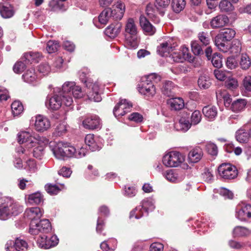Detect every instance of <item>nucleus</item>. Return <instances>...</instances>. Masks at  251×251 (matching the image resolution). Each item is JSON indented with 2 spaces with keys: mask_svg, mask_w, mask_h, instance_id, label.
<instances>
[{
  "mask_svg": "<svg viewBox=\"0 0 251 251\" xmlns=\"http://www.w3.org/2000/svg\"><path fill=\"white\" fill-rule=\"evenodd\" d=\"M22 211V207L11 198H4L0 202V220H5L12 215H18Z\"/></svg>",
  "mask_w": 251,
  "mask_h": 251,
  "instance_id": "obj_1",
  "label": "nucleus"
},
{
  "mask_svg": "<svg viewBox=\"0 0 251 251\" xmlns=\"http://www.w3.org/2000/svg\"><path fill=\"white\" fill-rule=\"evenodd\" d=\"M62 97L64 99V105L70 106L73 103V100L72 95L75 99H80L83 96L81 88L79 86H76L74 82H67L62 85Z\"/></svg>",
  "mask_w": 251,
  "mask_h": 251,
  "instance_id": "obj_2",
  "label": "nucleus"
},
{
  "mask_svg": "<svg viewBox=\"0 0 251 251\" xmlns=\"http://www.w3.org/2000/svg\"><path fill=\"white\" fill-rule=\"evenodd\" d=\"M236 32L233 29L227 28L221 30L215 38V45L224 52H226L229 50L228 42L235 36Z\"/></svg>",
  "mask_w": 251,
  "mask_h": 251,
  "instance_id": "obj_3",
  "label": "nucleus"
},
{
  "mask_svg": "<svg viewBox=\"0 0 251 251\" xmlns=\"http://www.w3.org/2000/svg\"><path fill=\"white\" fill-rule=\"evenodd\" d=\"M87 75L83 72H80L79 77L82 82L86 83V85L90 91L87 92V96L90 100L95 102H100L101 100V97L99 93V85L98 83H94L89 81Z\"/></svg>",
  "mask_w": 251,
  "mask_h": 251,
  "instance_id": "obj_4",
  "label": "nucleus"
},
{
  "mask_svg": "<svg viewBox=\"0 0 251 251\" xmlns=\"http://www.w3.org/2000/svg\"><path fill=\"white\" fill-rule=\"evenodd\" d=\"M184 161V156L180 152L174 151L166 153L162 159L164 165L169 167H176Z\"/></svg>",
  "mask_w": 251,
  "mask_h": 251,
  "instance_id": "obj_5",
  "label": "nucleus"
},
{
  "mask_svg": "<svg viewBox=\"0 0 251 251\" xmlns=\"http://www.w3.org/2000/svg\"><path fill=\"white\" fill-rule=\"evenodd\" d=\"M50 228V224L48 219L42 220L39 222L33 221L30 223L29 232L34 235L38 234L40 232L47 233Z\"/></svg>",
  "mask_w": 251,
  "mask_h": 251,
  "instance_id": "obj_6",
  "label": "nucleus"
},
{
  "mask_svg": "<svg viewBox=\"0 0 251 251\" xmlns=\"http://www.w3.org/2000/svg\"><path fill=\"white\" fill-rule=\"evenodd\" d=\"M236 217L241 221H246L247 218H251V204L246 201H241L236 208Z\"/></svg>",
  "mask_w": 251,
  "mask_h": 251,
  "instance_id": "obj_7",
  "label": "nucleus"
},
{
  "mask_svg": "<svg viewBox=\"0 0 251 251\" xmlns=\"http://www.w3.org/2000/svg\"><path fill=\"white\" fill-rule=\"evenodd\" d=\"M218 172L220 176L224 179H233L237 176L236 167L230 164H221L218 168Z\"/></svg>",
  "mask_w": 251,
  "mask_h": 251,
  "instance_id": "obj_8",
  "label": "nucleus"
},
{
  "mask_svg": "<svg viewBox=\"0 0 251 251\" xmlns=\"http://www.w3.org/2000/svg\"><path fill=\"white\" fill-rule=\"evenodd\" d=\"M17 140L20 144H25L26 148H31L35 146L37 141L39 140L29 131H22L18 133Z\"/></svg>",
  "mask_w": 251,
  "mask_h": 251,
  "instance_id": "obj_9",
  "label": "nucleus"
},
{
  "mask_svg": "<svg viewBox=\"0 0 251 251\" xmlns=\"http://www.w3.org/2000/svg\"><path fill=\"white\" fill-rule=\"evenodd\" d=\"M132 104L126 99H121L115 105L113 109V114L115 117L118 118L129 112Z\"/></svg>",
  "mask_w": 251,
  "mask_h": 251,
  "instance_id": "obj_10",
  "label": "nucleus"
},
{
  "mask_svg": "<svg viewBox=\"0 0 251 251\" xmlns=\"http://www.w3.org/2000/svg\"><path fill=\"white\" fill-rule=\"evenodd\" d=\"M138 90L140 93L149 98L152 97L156 93L154 84L151 82H148L142 79L138 84Z\"/></svg>",
  "mask_w": 251,
  "mask_h": 251,
  "instance_id": "obj_11",
  "label": "nucleus"
},
{
  "mask_svg": "<svg viewBox=\"0 0 251 251\" xmlns=\"http://www.w3.org/2000/svg\"><path fill=\"white\" fill-rule=\"evenodd\" d=\"M27 244L23 240L17 238L15 241L9 240L6 244L7 251H20L27 249Z\"/></svg>",
  "mask_w": 251,
  "mask_h": 251,
  "instance_id": "obj_12",
  "label": "nucleus"
},
{
  "mask_svg": "<svg viewBox=\"0 0 251 251\" xmlns=\"http://www.w3.org/2000/svg\"><path fill=\"white\" fill-rule=\"evenodd\" d=\"M190 113L183 112L178 122L175 123V127L177 130L185 132L191 127L189 121Z\"/></svg>",
  "mask_w": 251,
  "mask_h": 251,
  "instance_id": "obj_13",
  "label": "nucleus"
},
{
  "mask_svg": "<svg viewBox=\"0 0 251 251\" xmlns=\"http://www.w3.org/2000/svg\"><path fill=\"white\" fill-rule=\"evenodd\" d=\"M176 46V44L173 42V39H169L161 43L157 47V51L161 56L167 55Z\"/></svg>",
  "mask_w": 251,
  "mask_h": 251,
  "instance_id": "obj_14",
  "label": "nucleus"
},
{
  "mask_svg": "<svg viewBox=\"0 0 251 251\" xmlns=\"http://www.w3.org/2000/svg\"><path fill=\"white\" fill-rule=\"evenodd\" d=\"M139 24L144 33L147 35H153L156 32V28L144 15L139 18Z\"/></svg>",
  "mask_w": 251,
  "mask_h": 251,
  "instance_id": "obj_15",
  "label": "nucleus"
},
{
  "mask_svg": "<svg viewBox=\"0 0 251 251\" xmlns=\"http://www.w3.org/2000/svg\"><path fill=\"white\" fill-rule=\"evenodd\" d=\"M34 126L37 131L44 132L50 127V124L47 118L39 115L35 117Z\"/></svg>",
  "mask_w": 251,
  "mask_h": 251,
  "instance_id": "obj_16",
  "label": "nucleus"
},
{
  "mask_svg": "<svg viewBox=\"0 0 251 251\" xmlns=\"http://www.w3.org/2000/svg\"><path fill=\"white\" fill-rule=\"evenodd\" d=\"M83 126L88 129H94L100 128V120L97 116H92L86 118L82 122Z\"/></svg>",
  "mask_w": 251,
  "mask_h": 251,
  "instance_id": "obj_17",
  "label": "nucleus"
},
{
  "mask_svg": "<svg viewBox=\"0 0 251 251\" xmlns=\"http://www.w3.org/2000/svg\"><path fill=\"white\" fill-rule=\"evenodd\" d=\"M122 27L121 23L116 21L106 28L105 34L110 38H114L120 33Z\"/></svg>",
  "mask_w": 251,
  "mask_h": 251,
  "instance_id": "obj_18",
  "label": "nucleus"
},
{
  "mask_svg": "<svg viewBox=\"0 0 251 251\" xmlns=\"http://www.w3.org/2000/svg\"><path fill=\"white\" fill-rule=\"evenodd\" d=\"M25 217L31 220V222L39 220L42 216V212L38 207L27 208L24 213Z\"/></svg>",
  "mask_w": 251,
  "mask_h": 251,
  "instance_id": "obj_19",
  "label": "nucleus"
},
{
  "mask_svg": "<svg viewBox=\"0 0 251 251\" xmlns=\"http://www.w3.org/2000/svg\"><path fill=\"white\" fill-rule=\"evenodd\" d=\"M62 90L60 92L59 95H55L50 98L49 101V107L52 110H58L63 103L64 104V99L62 97Z\"/></svg>",
  "mask_w": 251,
  "mask_h": 251,
  "instance_id": "obj_20",
  "label": "nucleus"
},
{
  "mask_svg": "<svg viewBox=\"0 0 251 251\" xmlns=\"http://www.w3.org/2000/svg\"><path fill=\"white\" fill-rule=\"evenodd\" d=\"M229 22L228 17L224 15H219L212 19L210 22L213 28H218L226 25Z\"/></svg>",
  "mask_w": 251,
  "mask_h": 251,
  "instance_id": "obj_21",
  "label": "nucleus"
},
{
  "mask_svg": "<svg viewBox=\"0 0 251 251\" xmlns=\"http://www.w3.org/2000/svg\"><path fill=\"white\" fill-rule=\"evenodd\" d=\"M125 31L126 36L137 35L138 28L133 19H128L125 25Z\"/></svg>",
  "mask_w": 251,
  "mask_h": 251,
  "instance_id": "obj_22",
  "label": "nucleus"
},
{
  "mask_svg": "<svg viewBox=\"0 0 251 251\" xmlns=\"http://www.w3.org/2000/svg\"><path fill=\"white\" fill-rule=\"evenodd\" d=\"M115 12V10H112L111 8L105 9L98 17L99 23L102 25H106L111 18H112L114 19V14Z\"/></svg>",
  "mask_w": 251,
  "mask_h": 251,
  "instance_id": "obj_23",
  "label": "nucleus"
},
{
  "mask_svg": "<svg viewBox=\"0 0 251 251\" xmlns=\"http://www.w3.org/2000/svg\"><path fill=\"white\" fill-rule=\"evenodd\" d=\"M202 113L209 121H213L217 116V108L213 105L205 106L202 109Z\"/></svg>",
  "mask_w": 251,
  "mask_h": 251,
  "instance_id": "obj_24",
  "label": "nucleus"
},
{
  "mask_svg": "<svg viewBox=\"0 0 251 251\" xmlns=\"http://www.w3.org/2000/svg\"><path fill=\"white\" fill-rule=\"evenodd\" d=\"M203 155L202 150L199 148H196L192 150L188 154V160L193 163L199 162Z\"/></svg>",
  "mask_w": 251,
  "mask_h": 251,
  "instance_id": "obj_25",
  "label": "nucleus"
},
{
  "mask_svg": "<svg viewBox=\"0 0 251 251\" xmlns=\"http://www.w3.org/2000/svg\"><path fill=\"white\" fill-rule=\"evenodd\" d=\"M172 110H179L184 106V102L182 99L180 98H175L170 99L167 101Z\"/></svg>",
  "mask_w": 251,
  "mask_h": 251,
  "instance_id": "obj_26",
  "label": "nucleus"
},
{
  "mask_svg": "<svg viewBox=\"0 0 251 251\" xmlns=\"http://www.w3.org/2000/svg\"><path fill=\"white\" fill-rule=\"evenodd\" d=\"M42 54L38 52H30L26 53L23 56V60L28 64L37 63L42 58Z\"/></svg>",
  "mask_w": 251,
  "mask_h": 251,
  "instance_id": "obj_27",
  "label": "nucleus"
},
{
  "mask_svg": "<svg viewBox=\"0 0 251 251\" xmlns=\"http://www.w3.org/2000/svg\"><path fill=\"white\" fill-rule=\"evenodd\" d=\"M251 234V230L247 227L241 226H237L234 227L232 231L234 237L247 236Z\"/></svg>",
  "mask_w": 251,
  "mask_h": 251,
  "instance_id": "obj_28",
  "label": "nucleus"
},
{
  "mask_svg": "<svg viewBox=\"0 0 251 251\" xmlns=\"http://www.w3.org/2000/svg\"><path fill=\"white\" fill-rule=\"evenodd\" d=\"M24 80L28 83H32L35 81L37 78V75L35 72L33 68H30L26 71V72L22 75Z\"/></svg>",
  "mask_w": 251,
  "mask_h": 251,
  "instance_id": "obj_29",
  "label": "nucleus"
},
{
  "mask_svg": "<svg viewBox=\"0 0 251 251\" xmlns=\"http://www.w3.org/2000/svg\"><path fill=\"white\" fill-rule=\"evenodd\" d=\"M175 87L173 82L171 81H166L162 88V92L164 95L167 97L173 96L175 94Z\"/></svg>",
  "mask_w": 251,
  "mask_h": 251,
  "instance_id": "obj_30",
  "label": "nucleus"
},
{
  "mask_svg": "<svg viewBox=\"0 0 251 251\" xmlns=\"http://www.w3.org/2000/svg\"><path fill=\"white\" fill-rule=\"evenodd\" d=\"M52 151L56 158L59 159L64 158L65 157V143L59 142Z\"/></svg>",
  "mask_w": 251,
  "mask_h": 251,
  "instance_id": "obj_31",
  "label": "nucleus"
},
{
  "mask_svg": "<svg viewBox=\"0 0 251 251\" xmlns=\"http://www.w3.org/2000/svg\"><path fill=\"white\" fill-rule=\"evenodd\" d=\"M247 101L245 100L239 99L233 101L231 105L230 109L235 112H240L243 111L246 106Z\"/></svg>",
  "mask_w": 251,
  "mask_h": 251,
  "instance_id": "obj_32",
  "label": "nucleus"
},
{
  "mask_svg": "<svg viewBox=\"0 0 251 251\" xmlns=\"http://www.w3.org/2000/svg\"><path fill=\"white\" fill-rule=\"evenodd\" d=\"M250 137V134L244 129H240L236 132V139L241 143H247Z\"/></svg>",
  "mask_w": 251,
  "mask_h": 251,
  "instance_id": "obj_33",
  "label": "nucleus"
},
{
  "mask_svg": "<svg viewBox=\"0 0 251 251\" xmlns=\"http://www.w3.org/2000/svg\"><path fill=\"white\" fill-rule=\"evenodd\" d=\"M14 13L12 7L0 3V14L3 18H10L13 16Z\"/></svg>",
  "mask_w": 251,
  "mask_h": 251,
  "instance_id": "obj_34",
  "label": "nucleus"
},
{
  "mask_svg": "<svg viewBox=\"0 0 251 251\" xmlns=\"http://www.w3.org/2000/svg\"><path fill=\"white\" fill-rule=\"evenodd\" d=\"M170 3V0H155V7L159 13L163 16Z\"/></svg>",
  "mask_w": 251,
  "mask_h": 251,
  "instance_id": "obj_35",
  "label": "nucleus"
},
{
  "mask_svg": "<svg viewBox=\"0 0 251 251\" xmlns=\"http://www.w3.org/2000/svg\"><path fill=\"white\" fill-rule=\"evenodd\" d=\"M43 201V196L40 192L31 194L28 197V202L31 205L39 204Z\"/></svg>",
  "mask_w": 251,
  "mask_h": 251,
  "instance_id": "obj_36",
  "label": "nucleus"
},
{
  "mask_svg": "<svg viewBox=\"0 0 251 251\" xmlns=\"http://www.w3.org/2000/svg\"><path fill=\"white\" fill-rule=\"evenodd\" d=\"M85 143L89 147V150L92 151L100 150L99 146L95 142L93 134H87L85 138Z\"/></svg>",
  "mask_w": 251,
  "mask_h": 251,
  "instance_id": "obj_37",
  "label": "nucleus"
},
{
  "mask_svg": "<svg viewBox=\"0 0 251 251\" xmlns=\"http://www.w3.org/2000/svg\"><path fill=\"white\" fill-rule=\"evenodd\" d=\"M126 45L128 48L130 49H136L139 44V40L136 36H126Z\"/></svg>",
  "mask_w": 251,
  "mask_h": 251,
  "instance_id": "obj_38",
  "label": "nucleus"
},
{
  "mask_svg": "<svg viewBox=\"0 0 251 251\" xmlns=\"http://www.w3.org/2000/svg\"><path fill=\"white\" fill-rule=\"evenodd\" d=\"M186 2L185 0H172V7L174 12L179 13L185 7Z\"/></svg>",
  "mask_w": 251,
  "mask_h": 251,
  "instance_id": "obj_39",
  "label": "nucleus"
},
{
  "mask_svg": "<svg viewBox=\"0 0 251 251\" xmlns=\"http://www.w3.org/2000/svg\"><path fill=\"white\" fill-rule=\"evenodd\" d=\"M28 65V63L23 60V57L17 61L13 67V71L16 74H21Z\"/></svg>",
  "mask_w": 251,
  "mask_h": 251,
  "instance_id": "obj_40",
  "label": "nucleus"
},
{
  "mask_svg": "<svg viewBox=\"0 0 251 251\" xmlns=\"http://www.w3.org/2000/svg\"><path fill=\"white\" fill-rule=\"evenodd\" d=\"M116 12H114V19L121 20L123 17L125 11V5L124 3L120 2H118L116 5V9H113Z\"/></svg>",
  "mask_w": 251,
  "mask_h": 251,
  "instance_id": "obj_41",
  "label": "nucleus"
},
{
  "mask_svg": "<svg viewBox=\"0 0 251 251\" xmlns=\"http://www.w3.org/2000/svg\"><path fill=\"white\" fill-rule=\"evenodd\" d=\"M11 109L14 116H18L22 113L24 107L22 103L18 100L14 101L11 104Z\"/></svg>",
  "mask_w": 251,
  "mask_h": 251,
  "instance_id": "obj_42",
  "label": "nucleus"
},
{
  "mask_svg": "<svg viewBox=\"0 0 251 251\" xmlns=\"http://www.w3.org/2000/svg\"><path fill=\"white\" fill-rule=\"evenodd\" d=\"M198 84L201 88L205 89L208 88L210 86L211 82L208 76L206 75H201L199 77L198 80Z\"/></svg>",
  "mask_w": 251,
  "mask_h": 251,
  "instance_id": "obj_43",
  "label": "nucleus"
},
{
  "mask_svg": "<svg viewBox=\"0 0 251 251\" xmlns=\"http://www.w3.org/2000/svg\"><path fill=\"white\" fill-rule=\"evenodd\" d=\"M240 65L243 70H248L251 65V60L247 54H242L240 60Z\"/></svg>",
  "mask_w": 251,
  "mask_h": 251,
  "instance_id": "obj_44",
  "label": "nucleus"
},
{
  "mask_svg": "<svg viewBox=\"0 0 251 251\" xmlns=\"http://www.w3.org/2000/svg\"><path fill=\"white\" fill-rule=\"evenodd\" d=\"M182 51V52H174L172 55V58L174 61L176 62H181L184 60L186 57V55L187 56L188 55V53L187 52V49L186 48L183 49Z\"/></svg>",
  "mask_w": 251,
  "mask_h": 251,
  "instance_id": "obj_45",
  "label": "nucleus"
},
{
  "mask_svg": "<svg viewBox=\"0 0 251 251\" xmlns=\"http://www.w3.org/2000/svg\"><path fill=\"white\" fill-rule=\"evenodd\" d=\"M219 7L221 11L224 12H230L234 9L231 3L227 0H222L219 3Z\"/></svg>",
  "mask_w": 251,
  "mask_h": 251,
  "instance_id": "obj_46",
  "label": "nucleus"
},
{
  "mask_svg": "<svg viewBox=\"0 0 251 251\" xmlns=\"http://www.w3.org/2000/svg\"><path fill=\"white\" fill-rule=\"evenodd\" d=\"M58 239L55 235L52 236L50 238H46V243L42 244V246L44 247V249H48L51 247H54L58 243Z\"/></svg>",
  "mask_w": 251,
  "mask_h": 251,
  "instance_id": "obj_47",
  "label": "nucleus"
},
{
  "mask_svg": "<svg viewBox=\"0 0 251 251\" xmlns=\"http://www.w3.org/2000/svg\"><path fill=\"white\" fill-rule=\"evenodd\" d=\"M59 47V43L57 41L50 40L46 45V50L49 53H51L56 51Z\"/></svg>",
  "mask_w": 251,
  "mask_h": 251,
  "instance_id": "obj_48",
  "label": "nucleus"
},
{
  "mask_svg": "<svg viewBox=\"0 0 251 251\" xmlns=\"http://www.w3.org/2000/svg\"><path fill=\"white\" fill-rule=\"evenodd\" d=\"M144 211L145 212L144 208L140 204L130 212L129 218H132L134 217L135 219H138L143 216Z\"/></svg>",
  "mask_w": 251,
  "mask_h": 251,
  "instance_id": "obj_49",
  "label": "nucleus"
},
{
  "mask_svg": "<svg viewBox=\"0 0 251 251\" xmlns=\"http://www.w3.org/2000/svg\"><path fill=\"white\" fill-rule=\"evenodd\" d=\"M164 176L170 182H175L179 181L177 174L173 170L167 171L165 173Z\"/></svg>",
  "mask_w": 251,
  "mask_h": 251,
  "instance_id": "obj_50",
  "label": "nucleus"
},
{
  "mask_svg": "<svg viewBox=\"0 0 251 251\" xmlns=\"http://www.w3.org/2000/svg\"><path fill=\"white\" fill-rule=\"evenodd\" d=\"M142 79L146 82H151L154 84V83H157L160 81L161 77L157 74L152 73L143 78Z\"/></svg>",
  "mask_w": 251,
  "mask_h": 251,
  "instance_id": "obj_51",
  "label": "nucleus"
},
{
  "mask_svg": "<svg viewBox=\"0 0 251 251\" xmlns=\"http://www.w3.org/2000/svg\"><path fill=\"white\" fill-rule=\"evenodd\" d=\"M230 51L233 54H238L240 52L241 50V44L239 40H234L231 46L229 47Z\"/></svg>",
  "mask_w": 251,
  "mask_h": 251,
  "instance_id": "obj_52",
  "label": "nucleus"
},
{
  "mask_svg": "<svg viewBox=\"0 0 251 251\" xmlns=\"http://www.w3.org/2000/svg\"><path fill=\"white\" fill-rule=\"evenodd\" d=\"M199 40L203 44L206 46L208 45L210 42V35L207 32H201L198 34Z\"/></svg>",
  "mask_w": 251,
  "mask_h": 251,
  "instance_id": "obj_53",
  "label": "nucleus"
},
{
  "mask_svg": "<svg viewBox=\"0 0 251 251\" xmlns=\"http://www.w3.org/2000/svg\"><path fill=\"white\" fill-rule=\"evenodd\" d=\"M44 147L43 146H38L35 147L32 151H30V154L32 153L33 156L37 158L41 159L44 154Z\"/></svg>",
  "mask_w": 251,
  "mask_h": 251,
  "instance_id": "obj_54",
  "label": "nucleus"
},
{
  "mask_svg": "<svg viewBox=\"0 0 251 251\" xmlns=\"http://www.w3.org/2000/svg\"><path fill=\"white\" fill-rule=\"evenodd\" d=\"M211 63L216 68H220L222 66V59L220 54L215 53L213 55L211 58Z\"/></svg>",
  "mask_w": 251,
  "mask_h": 251,
  "instance_id": "obj_55",
  "label": "nucleus"
},
{
  "mask_svg": "<svg viewBox=\"0 0 251 251\" xmlns=\"http://www.w3.org/2000/svg\"><path fill=\"white\" fill-rule=\"evenodd\" d=\"M141 204L144 208L145 212L147 214L149 211H152L155 208L153 203L150 200H143Z\"/></svg>",
  "mask_w": 251,
  "mask_h": 251,
  "instance_id": "obj_56",
  "label": "nucleus"
},
{
  "mask_svg": "<svg viewBox=\"0 0 251 251\" xmlns=\"http://www.w3.org/2000/svg\"><path fill=\"white\" fill-rule=\"evenodd\" d=\"M45 188L47 193L50 195H56L60 191V188L56 184H48Z\"/></svg>",
  "mask_w": 251,
  "mask_h": 251,
  "instance_id": "obj_57",
  "label": "nucleus"
},
{
  "mask_svg": "<svg viewBox=\"0 0 251 251\" xmlns=\"http://www.w3.org/2000/svg\"><path fill=\"white\" fill-rule=\"evenodd\" d=\"M191 48L194 54L199 55L203 54V52L202 48L198 41H194L192 42Z\"/></svg>",
  "mask_w": 251,
  "mask_h": 251,
  "instance_id": "obj_58",
  "label": "nucleus"
},
{
  "mask_svg": "<svg viewBox=\"0 0 251 251\" xmlns=\"http://www.w3.org/2000/svg\"><path fill=\"white\" fill-rule=\"evenodd\" d=\"M201 119V115L199 110H195L191 115V124L197 125L199 124Z\"/></svg>",
  "mask_w": 251,
  "mask_h": 251,
  "instance_id": "obj_59",
  "label": "nucleus"
},
{
  "mask_svg": "<svg viewBox=\"0 0 251 251\" xmlns=\"http://www.w3.org/2000/svg\"><path fill=\"white\" fill-rule=\"evenodd\" d=\"M75 148L72 146L65 144V157H75Z\"/></svg>",
  "mask_w": 251,
  "mask_h": 251,
  "instance_id": "obj_60",
  "label": "nucleus"
},
{
  "mask_svg": "<svg viewBox=\"0 0 251 251\" xmlns=\"http://www.w3.org/2000/svg\"><path fill=\"white\" fill-rule=\"evenodd\" d=\"M66 130V125L64 124H59L56 127L53 134L56 136H60L64 134Z\"/></svg>",
  "mask_w": 251,
  "mask_h": 251,
  "instance_id": "obj_61",
  "label": "nucleus"
},
{
  "mask_svg": "<svg viewBox=\"0 0 251 251\" xmlns=\"http://www.w3.org/2000/svg\"><path fill=\"white\" fill-rule=\"evenodd\" d=\"M177 73L187 74L191 71V68L187 65L182 64H179L175 67Z\"/></svg>",
  "mask_w": 251,
  "mask_h": 251,
  "instance_id": "obj_62",
  "label": "nucleus"
},
{
  "mask_svg": "<svg viewBox=\"0 0 251 251\" xmlns=\"http://www.w3.org/2000/svg\"><path fill=\"white\" fill-rule=\"evenodd\" d=\"M206 149L209 154L212 155H217L218 153V148L217 146L212 143L207 144Z\"/></svg>",
  "mask_w": 251,
  "mask_h": 251,
  "instance_id": "obj_63",
  "label": "nucleus"
},
{
  "mask_svg": "<svg viewBox=\"0 0 251 251\" xmlns=\"http://www.w3.org/2000/svg\"><path fill=\"white\" fill-rule=\"evenodd\" d=\"M38 71L44 75L48 74L50 71V67L47 63H43L38 66Z\"/></svg>",
  "mask_w": 251,
  "mask_h": 251,
  "instance_id": "obj_64",
  "label": "nucleus"
}]
</instances>
